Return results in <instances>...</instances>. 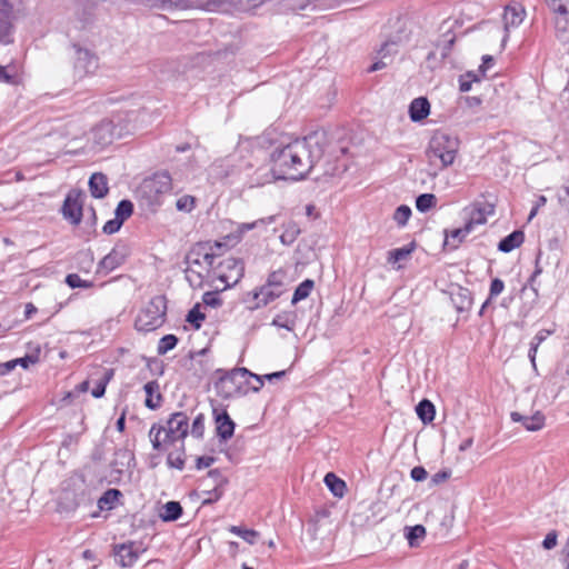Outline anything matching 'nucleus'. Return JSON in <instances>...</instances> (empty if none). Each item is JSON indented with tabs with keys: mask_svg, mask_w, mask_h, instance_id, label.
<instances>
[{
	"mask_svg": "<svg viewBox=\"0 0 569 569\" xmlns=\"http://www.w3.org/2000/svg\"><path fill=\"white\" fill-rule=\"evenodd\" d=\"M327 144L326 131L317 130L302 139L274 147L269 154L272 178H307L323 157Z\"/></svg>",
	"mask_w": 569,
	"mask_h": 569,
	"instance_id": "obj_1",
	"label": "nucleus"
},
{
	"mask_svg": "<svg viewBox=\"0 0 569 569\" xmlns=\"http://www.w3.org/2000/svg\"><path fill=\"white\" fill-rule=\"evenodd\" d=\"M218 376L214 388L219 397L223 399L239 398L247 395V380L250 371L247 368H233L232 370L217 369Z\"/></svg>",
	"mask_w": 569,
	"mask_h": 569,
	"instance_id": "obj_2",
	"label": "nucleus"
},
{
	"mask_svg": "<svg viewBox=\"0 0 569 569\" xmlns=\"http://www.w3.org/2000/svg\"><path fill=\"white\" fill-rule=\"evenodd\" d=\"M167 299L164 296L153 297L138 313L134 328L141 332H150L160 328L166 321Z\"/></svg>",
	"mask_w": 569,
	"mask_h": 569,
	"instance_id": "obj_3",
	"label": "nucleus"
},
{
	"mask_svg": "<svg viewBox=\"0 0 569 569\" xmlns=\"http://www.w3.org/2000/svg\"><path fill=\"white\" fill-rule=\"evenodd\" d=\"M73 56H72V73L76 80H82L83 78L93 74L99 67V58L97 54L81 47L78 43H72Z\"/></svg>",
	"mask_w": 569,
	"mask_h": 569,
	"instance_id": "obj_4",
	"label": "nucleus"
},
{
	"mask_svg": "<svg viewBox=\"0 0 569 569\" xmlns=\"http://www.w3.org/2000/svg\"><path fill=\"white\" fill-rule=\"evenodd\" d=\"M218 257L219 253L211 250L210 241L198 242L186 254L184 262L209 273L211 269L214 270Z\"/></svg>",
	"mask_w": 569,
	"mask_h": 569,
	"instance_id": "obj_5",
	"label": "nucleus"
},
{
	"mask_svg": "<svg viewBox=\"0 0 569 569\" xmlns=\"http://www.w3.org/2000/svg\"><path fill=\"white\" fill-rule=\"evenodd\" d=\"M217 277L226 283V288L236 286L244 276V262L234 257H228L216 263Z\"/></svg>",
	"mask_w": 569,
	"mask_h": 569,
	"instance_id": "obj_6",
	"label": "nucleus"
},
{
	"mask_svg": "<svg viewBox=\"0 0 569 569\" xmlns=\"http://www.w3.org/2000/svg\"><path fill=\"white\" fill-rule=\"evenodd\" d=\"M84 199V192L80 190H71L68 192L63 201L61 210L62 216L74 226H78L82 220Z\"/></svg>",
	"mask_w": 569,
	"mask_h": 569,
	"instance_id": "obj_7",
	"label": "nucleus"
},
{
	"mask_svg": "<svg viewBox=\"0 0 569 569\" xmlns=\"http://www.w3.org/2000/svg\"><path fill=\"white\" fill-rule=\"evenodd\" d=\"M166 437L164 442H173L176 440H183L188 435L189 429V418L182 412L178 411L170 416L167 421V427H164Z\"/></svg>",
	"mask_w": 569,
	"mask_h": 569,
	"instance_id": "obj_8",
	"label": "nucleus"
},
{
	"mask_svg": "<svg viewBox=\"0 0 569 569\" xmlns=\"http://www.w3.org/2000/svg\"><path fill=\"white\" fill-rule=\"evenodd\" d=\"M129 254V246L122 241L117 242L112 250L99 262L98 272L103 271L108 273L113 271L126 261Z\"/></svg>",
	"mask_w": 569,
	"mask_h": 569,
	"instance_id": "obj_9",
	"label": "nucleus"
},
{
	"mask_svg": "<svg viewBox=\"0 0 569 569\" xmlns=\"http://www.w3.org/2000/svg\"><path fill=\"white\" fill-rule=\"evenodd\" d=\"M13 4L10 0H0V43L13 42Z\"/></svg>",
	"mask_w": 569,
	"mask_h": 569,
	"instance_id": "obj_10",
	"label": "nucleus"
},
{
	"mask_svg": "<svg viewBox=\"0 0 569 569\" xmlns=\"http://www.w3.org/2000/svg\"><path fill=\"white\" fill-rule=\"evenodd\" d=\"M212 413L219 442H227L234 433L236 423L224 408H213Z\"/></svg>",
	"mask_w": 569,
	"mask_h": 569,
	"instance_id": "obj_11",
	"label": "nucleus"
},
{
	"mask_svg": "<svg viewBox=\"0 0 569 569\" xmlns=\"http://www.w3.org/2000/svg\"><path fill=\"white\" fill-rule=\"evenodd\" d=\"M283 293L284 292L274 289L273 287H269L268 283H263L262 286L257 287L252 291L248 292V298L246 301H249V298H251L253 301L251 309L256 310L267 307L269 303L280 298Z\"/></svg>",
	"mask_w": 569,
	"mask_h": 569,
	"instance_id": "obj_12",
	"label": "nucleus"
},
{
	"mask_svg": "<svg viewBox=\"0 0 569 569\" xmlns=\"http://www.w3.org/2000/svg\"><path fill=\"white\" fill-rule=\"evenodd\" d=\"M117 126L110 120H103L91 131L92 143L103 148L113 142L116 137H120V131H116Z\"/></svg>",
	"mask_w": 569,
	"mask_h": 569,
	"instance_id": "obj_13",
	"label": "nucleus"
},
{
	"mask_svg": "<svg viewBox=\"0 0 569 569\" xmlns=\"http://www.w3.org/2000/svg\"><path fill=\"white\" fill-rule=\"evenodd\" d=\"M113 555L116 562L123 567L130 568L138 560L140 551L137 548V543L128 541L113 546Z\"/></svg>",
	"mask_w": 569,
	"mask_h": 569,
	"instance_id": "obj_14",
	"label": "nucleus"
},
{
	"mask_svg": "<svg viewBox=\"0 0 569 569\" xmlns=\"http://www.w3.org/2000/svg\"><path fill=\"white\" fill-rule=\"evenodd\" d=\"M431 148L445 167L451 164L456 158L455 142H450L446 134L432 139Z\"/></svg>",
	"mask_w": 569,
	"mask_h": 569,
	"instance_id": "obj_15",
	"label": "nucleus"
},
{
	"mask_svg": "<svg viewBox=\"0 0 569 569\" xmlns=\"http://www.w3.org/2000/svg\"><path fill=\"white\" fill-rule=\"evenodd\" d=\"M224 163L221 164L222 167H226V173L224 178H228L230 176H246L250 177L251 173L247 172V170H250L253 164L249 160L242 159L241 156L238 154H231L224 161Z\"/></svg>",
	"mask_w": 569,
	"mask_h": 569,
	"instance_id": "obj_16",
	"label": "nucleus"
},
{
	"mask_svg": "<svg viewBox=\"0 0 569 569\" xmlns=\"http://www.w3.org/2000/svg\"><path fill=\"white\" fill-rule=\"evenodd\" d=\"M416 249V242L412 241L401 248H396L387 252V262L396 270L402 268V262L410 260L412 252Z\"/></svg>",
	"mask_w": 569,
	"mask_h": 569,
	"instance_id": "obj_17",
	"label": "nucleus"
},
{
	"mask_svg": "<svg viewBox=\"0 0 569 569\" xmlns=\"http://www.w3.org/2000/svg\"><path fill=\"white\" fill-rule=\"evenodd\" d=\"M510 418L513 422H521V425L528 431H537L543 428L546 419L540 411H537L532 416H525L517 411H513L510 413Z\"/></svg>",
	"mask_w": 569,
	"mask_h": 569,
	"instance_id": "obj_18",
	"label": "nucleus"
},
{
	"mask_svg": "<svg viewBox=\"0 0 569 569\" xmlns=\"http://www.w3.org/2000/svg\"><path fill=\"white\" fill-rule=\"evenodd\" d=\"M430 113V102L426 97L415 98L409 104V117L411 121L419 122Z\"/></svg>",
	"mask_w": 569,
	"mask_h": 569,
	"instance_id": "obj_19",
	"label": "nucleus"
},
{
	"mask_svg": "<svg viewBox=\"0 0 569 569\" xmlns=\"http://www.w3.org/2000/svg\"><path fill=\"white\" fill-rule=\"evenodd\" d=\"M525 17V9L517 2L509 3L505 8L503 22L505 29L518 27Z\"/></svg>",
	"mask_w": 569,
	"mask_h": 569,
	"instance_id": "obj_20",
	"label": "nucleus"
},
{
	"mask_svg": "<svg viewBox=\"0 0 569 569\" xmlns=\"http://www.w3.org/2000/svg\"><path fill=\"white\" fill-rule=\"evenodd\" d=\"M143 390L147 396L144 400L146 407L151 410L158 409L163 400L158 381L151 380L147 382Z\"/></svg>",
	"mask_w": 569,
	"mask_h": 569,
	"instance_id": "obj_21",
	"label": "nucleus"
},
{
	"mask_svg": "<svg viewBox=\"0 0 569 569\" xmlns=\"http://www.w3.org/2000/svg\"><path fill=\"white\" fill-rule=\"evenodd\" d=\"M451 301L458 312H466L471 309L472 293L469 289L458 287L457 291L451 293Z\"/></svg>",
	"mask_w": 569,
	"mask_h": 569,
	"instance_id": "obj_22",
	"label": "nucleus"
},
{
	"mask_svg": "<svg viewBox=\"0 0 569 569\" xmlns=\"http://www.w3.org/2000/svg\"><path fill=\"white\" fill-rule=\"evenodd\" d=\"M525 240V233L521 230H515L510 234L502 238L498 243V250L501 252H511L520 247Z\"/></svg>",
	"mask_w": 569,
	"mask_h": 569,
	"instance_id": "obj_23",
	"label": "nucleus"
},
{
	"mask_svg": "<svg viewBox=\"0 0 569 569\" xmlns=\"http://www.w3.org/2000/svg\"><path fill=\"white\" fill-rule=\"evenodd\" d=\"M183 509L179 501H168L159 512L162 521L171 522L178 520L182 516Z\"/></svg>",
	"mask_w": 569,
	"mask_h": 569,
	"instance_id": "obj_24",
	"label": "nucleus"
},
{
	"mask_svg": "<svg viewBox=\"0 0 569 569\" xmlns=\"http://www.w3.org/2000/svg\"><path fill=\"white\" fill-rule=\"evenodd\" d=\"M468 214L469 218L466 224H470V229L473 230L476 226L485 224L487 222V216H490L491 213L486 212L483 207L475 201Z\"/></svg>",
	"mask_w": 569,
	"mask_h": 569,
	"instance_id": "obj_25",
	"label": "nucleus"
},
{
	"mask_svg": "<svg viewBox=\"0 0 569 569\" xmlns=\"http://www.w3.org/2000/svg\"><path fill=\"white\" fill-rule=\"evenodd\" d=\"M416 412H417V416L419 417V419L423 423H430L435 419L436 408H435V405L430 400L422 399L416 406Z\"/></svg>",
	"mask_w": 569,
	"mask_h": 569,
	"instance_id": "obj_26",
	"label": "nucleus"
},
{
	"mask_svg": "<svg viewBox=\"0 0 569 569\" xmlns=\"http://www.w3.org/2000/svg\"><path fill=\"white\" fill-rule=\"evenodd\" d=\"M471 231L472 230L470 229V224L465 223L463 227L452 230L450 234L446 233L445 243L447 246H451L452 249H457Z\"/></svg>",
	"mask_w": 569,
	"mask_h": 569,
	"instance_id": "obj_27",
	"label": "nucleus"
},
{
	"mask_svg": "<svg viewBox=\"0 0 569 569\" xmlns=\"http://www.w3.org/2000/svg\"><path fill=\"white\" fill-rule=\"evenodd\" d=\"M323 481L333 496L339 498L343 497L346 482L342 479L337 477L335 473L329 472L325 476Z\"/></svg>",
	"mask_w": 569,
	"mask_h": 569,
	"instance_id": "obj_28",
	"label": "nucleus"
},
{
	"mask_svg": "<svg viewBox=\"0 0 569 569\" xmlns=\"http://www.w3.org/2000/svg\"><path fill=\"white\" fill-rule=\"evenodd\" d=\"M284 230L282 234L280 236V241L284 246H291L299 234L301 233V229L295 221H289L287 224L283 226Z\"/></svg>",
	"mask_w": 569,
	"mask_h": 569,
	"instance_id": "obj_29",
	"label": "nucleus"
},
{
	"mask_svg": "<svg viewBox=\"0 0 569 569\" xmlns=\"http://www.w3.org/2000/svg\"><path fill=\"white\" fill-rule=\"evenodd\" d=\"M286 279H287V272L282 269H278L268 274L266 283H268L269 287H273L274 289L286 292L287 291Z\"/></svg>",
	"mask_w": 569,
	"mask_h": 569,
	"instance_id": "obj_30",
	"label": "nucleus"
},
{
	"mask_svg": "<svg viewBox=\"0 0 569 569\" xmlns=\"http://www.w3.org/2000/svg\"><path fill=\"white\" fill-rule=\"evenodd\" d=\"M121 492L118 489H108L98 500V507L101 510H110L114 507L116 502L121 497Z\"/></svg>",
	"mask_w": 569,
	"mask_h": 569,
	"instance_id": "obj_31",
	"label": "nucleus"
},
{
	"mask_svg": "<svg viewBox=\"0 0 569 569\" xmlns=\"http://www.w3.org/2000/svg\"><path fill=\"white\" fill-rule=\"evenodd\" d=\"M405 531V536L410 547H418L419 540L423 539L427 533L426 528L422 525L406 527Z\"/></svg>",
	"mask_w": 569,
	"mask_h": 569,
	"instance_id": "obj_32",
	"label": "nucleus"
},
{
	"mask_svg": "<svg viewBox=\"0 0 569 569\" xmlns=\"http://www.w3.org/2000/svg\"><path fill=\"white\" fill-rule=\"evenodd\" d=\"M315 282L311 279H305L295 290L291 303L297 305L299 301L306 299L311 293Z\"/></svg>",
	"mask_w": 569,
	"mask_h": 569,
	"instance_id": "obj_33",
	"label": "nucleus"
},
{
	"mask_svg": "<svg viewBox=\"0 0 569 569\" xmlns=\"http://www.w3.org/2000/svg\"><path fill=\"white\" fill-rule=\"evenodd\" d=\"M184 460H186V453H184V446L182 442L181 447L178 450L171 451L168 453L167 465L170 468H176L178 470H182L184 468Z\"/></svg>",
	"mask_w": 569,
	"mask_h": 569,
	"instance_id": "obj_34",
	"label": "nucleus"
},
{
	"mask_svg": "<svg viewBox=\"0 0 569 569\" xmlns=\"http://www.w3.org/2000/svg\"><path fill=\"white\" fill-rule=\"evenodd\" d=\"M186 273V280L189 282V284L192 288H200L202 287L203 279H204V272L202 270H199L194 268L193 266L187 264V268L184 269Z\"/></svg>",
	"mask_w": 569,
	"mask_h": 569,
	"instance_id": "obj_35",
	"label": "nucleus"
},
{
	"mask_svg": "<svg viewBox=\"0 0 569 569\" xmlns=\"http://www.w3.org/2000/svg\"><path fill=\"white\" fill-rule=\"evenodd\" d=\"M437 204V198L433 193H421L416 198V208L420 212H427L435 208Z\"/></svg>",
	"mask_w": 569,
	"mask_h": 569,
	"instance_id": "obj_36",
	"label": "nucleus"
},
{
	"mask_svg": "<svg viewBox=\"0 0 569 569\" xmlns=\"http://www.w3.org/2000/svg\"><path fill=\"white\" fill-rule=\"evenodd\" d=\"M232 533L241 537L244 541L250 545H254L260 533L253 529H247L240 526H231L229 529Z\"/></svg>",
	"mask_w": 569,
	"mask_h": 569,
	"instance_id": "obj_37",
	"label": "nucleus"
},
{
	"mask_svg": "<svg viewBox=\"0 0 569 569\" xmlns=\"http://www.w3.org/2000/svg\"><path fill=\"white\" fill-rule=\"evenodd\" d=\"M112 377H113V370L104 369L103 376L99 379L98 383L91 391L92 397H94V398L103 397V395L106 392L107 385L111 380Z\"/></svg>",
	"mask_w": 569,
	"mask_h": 569,
	"instance_id": "obj_38",
	"label": "nucleus"
},
{
	"mask_svg": "<svg viewBox=\"0 0 569 569\" xmlns=\"http://www.w3.org/2000/svg\"><path fill=\"white\" fill-rule=\"evenodd\" d=\"M132 213H133V203L127 199L121 200L114 210V217L118 220H120L122 223L128 218H130Z\"/></svg>",
	"mask_w": 569,
	"mask_h": 569,
	"instance_id": "obj_39",
	"label": "nucleus"
},
{
	"mask_svg": "<svg viewBox=\"0 0 569 569\" xmlns=\"http://www.w3.org/2000/svg\"><path fill=\"white\" fill-rule=\"evenodd\" d=\"M178 341H179V339L174 335L163 336L158 343V348H157L158 355H160V356L166 355L168 351L176 348V346L178 345Z\"/></svg>",
	"mask_w": 569,
	"mask_h": 569,
	"instance_id": "obj_40",
	"label": "nucleus"
},
{
	"mask_svg": "<svg viewBox=\"0 0 569 569\" xmlns=\"http://www.w3.org/2000/svg\"><path fill=\"white\" fill-rule=\"evenodd\" d=\"M411 209L407 204L399 206L393 213V220L399 227H405L411 217Z\"/></svg>",
	"mask_w": 569,
	"mask_h": 569,
	"instance_id": "obj_41",
	"label": "nucleus"
},
{
	"mask_svg": "<svg viewBox=\"0 0 569 569\" xmlns=\"http://www.w3.org/2000/svg\"><path fill=\"white\" fill-rule=\"evenodd\" d=\"M171 161L177 162V169L173 171V174L187 173L189 168H193L196 166V159L192 156L186 157V159L172 157Z\"/></svg>",
	"mask_w": 569,
	"mask_h": 569,
	"instance_id": "obj_42",
	"label": "nucleus"
},
{
	"mask_svg": "<svg viewBox=\"0 0 569 569\" xmlns=\"http://www.w3.org/2000/svg\"><path fill=\"white\" fill-rule=\"evenodd\" d=\"M92 197L103 198L108 193L107 180H88Z\"/></svg>",
	"mask_w": 569,
	"mask_h": 569,
	"instance_id": "obj_43",
	"label": "nucleus"
},
{
	"mask_svg": "<svg viewBox=\"0 0 569 569\" xmlns=\"http://www.w3.org/2000/svg\"><path fill=\"white\" fill-rule=\"evenodd\" d=\"M206 316L200 311V306L196 305L187 315V321L194 328L200 329Z\"/></svg>",
	"mask_w": 569,
	"mask_h": 569,
	"instance_id": "obj_44",
	"label": "nucleus"
},
{
	"mask_svg": "<svg viewBox=\"0 0 569 569\" xmlns=\"http://www.w3.org/2000/svg\"><path fill=\"white\" fill-rule=\"evenodd\" d=\"M481 207H483V210L488 213L493 214L495 208L497 204V196L492 192H487L481 194V200H476Z\"/></svg>",
	"mask_w": 569,
	"mask_h": 569,
	"instance_id": "obj_45",
	"label": "nucleus"
},
{
	"mask_svg": "<svg viewBox=\"0 0 569 569\" xmlns=\"http://www.w3.org/2000/svg\"><path fill=\"white\" fill-rule=\"evenodd\" d=\"M555 27L558 37L566 38L569 33V14L568 16H556Z\"/></svg>",
	"mask_w": 569,
	"mask_h": 569,
	"instance_id": "obj_46",
	"label": "nucleus"
},
{
	"mask_svg": "<svg viewBox=\"0 0 569 569\" xmlns=\"http://www.w3.org/2000/svg\"><path fill=\"white\" fill-rule=\"evenodd\" d=\"M66 283L74 289V288H84V289H88V288H91L92 287V282L90 281H87V280H82L80 278L79 274L77 273H69L67 277H66Z\"/></svg>",
	"mask_w": 569,
	"mask_h": 569,
	"instance_id": "obj_47",
	"label": "nucleus"
},
{
	"mask_svg": "<svg viewBox=\"0 0 569 569\" xmlns=\"http://www.w3.org/2000/svg\"><path fill=\"white\" fill-rule=\"evenodd\" d=\"M224 490L221 486L213 487L211 490H206L203 493L207 496L203 501L202 506L212 505L217 502L223 495Z\"/></svg>",
	"mask_w": 569,
	"mask_h": 569,
	"instance_id": "obj_48",
	"label": "nucleus"
},
{
	"mask_svg": "<svg viewBox=\"0 0 569 569\" xmlns=\"http://www.w3.org/2000/svg\"><path fill=\"white\" fill-rule=\"evenodd\" d=\"M196 198L192 196H182L176 202V208L179 211L190 212L194 208Z\"/></svg>",
	"mask_w": 569,
	"mask_h": 569,
	"instance_id": "obj_49",
	"label": "nucleus"
},
{
	"mask_svg": "<svg viewBox=\"0 0 569 569\" xmlns=\"http://www.w3.org/2000/svg\"><path fill=\"white\" fill-rule=\"evenodd\" d=\"M204 432V416L199 413L192 422L191 433L196 438H202Z\"/></svg>",
	"mask_w": 569,
	"mask_h": 569,
	"instance_id": "obj_50",
	"label": "nucleus"
},
{
	"mask_svg": "<svg viewBox=\"0 0 569 569\" xmlns=\"http://www.w3.org/2000/svg\"><path fill=\"white\" fill-rule=\"evenodd\" d=\"M398 42V40L388 39L382 43L381 49L379 51V53L382 56V59L392 56L397 52Z\"/></svg>",
	"mask_w": 569,
	"mask_h": 569,
	"instance_id": "obj_51",
	"label": "nucleus"
},
{
	"mask_svg": "<svg viewBox=\"0 0 569 569\" xmlns=\"http://www.w3.org/2000/svg\"><path fill=\"white\" fill-rule=\"evenodd\" d=\"M202 302L212 308H218L222 305V300L219 298L217 291H208L202 296Z\"/></svg>",
	"mask_w": 569,
	"mask_h": 569,
	"instance_id": "obj_52",
	"label": "nucleus"
},
{
	"mask_svg": "<svg viewBox=\"0 0 569 569\" xmlns=\"http://www.w3.org/2000/svg\"><path fill=\"white\" fill-rule=\"evenodd\" d=\"M559 203L569 211V180L557 191Z\"/></svg>",
	"mask_w": 569,
	"mask_h": 569,
	"instance_id": "obj_53",
	"label": "nucleus"
},
{
	"mask_svg": "<svg viewBox=\"0 0 569 569\" xmlns=\"http://www.w3.org/2000/svg\"><path fill=\"white\" fill-rule=\"evenodd\" d=\"M550 10L556 14V16H568L569 14V0L568 2L566 1H552L551 3H548L547 4Z\"/></svg>",
	"mask_w": 569,
	"mask_h": 569,
	"instance_id": "obj_54",
	"label": "nucleus"
},
{
	"mask_svg": "<svg viewBox=\"0 0 569 569\" xmlns=\"http://www.w3.org/2000/svg\"><path fill=\"white\" fill-rule=\"evenodd\" d=\"M166 428L164 427H157V425H153L149 431V436L151 438V443H152V447L154 450H160L161 447H162V443L159 439V436L160 433L163 431L164 432Z\"/></svg>",
	"mask_w": 569,
	"mask_h": 569,
	"instance_id": "obj_55",
	"label": "nucleus"
},
{
	"mask_svg": "<svg viewBox=\"0 0 569 569\" xmlns=\"http://www.w3.org/2000/svg\"><path fill=\"white\" fill-rule=\"evenodd\" d=\"M17 366H21L23 369H28L30 365H34L39 361V357L37 355H26L24 357L17 358L12 360Z\"/></svg>",
	"mask_w": 569,
	"mask_h": 569,
	"instance_id": "obj_56",
	"label": "nucleus"
},
{
	"mask_svg": "<svg viewBox=\"0 0 569 569\" xmlns=\"http://www.w3.org/2000/svg\"><path fill=\"white\" fill-rule=\"evenodd\" d=\"M505 289V283L501 279L495 278L491 280L490 289H489V299H492L499 296Z\"/></svg>",
	"mask_w": 569,
	"mask_h": 569,
	"instance_id": "obj_57",
	"label": "nucleus"
},
{
	"mask_svg": "<svg viewBox=\"0 0 569 569\" xmlns=\"http://www.w3.org/2000/svg\"><path fill=\"white\" fill-rule=\"evenodd\" d=\"M122 224L123 223L114 217L113 219H111L104 223L102 231L106 234H112V233H116L117 231H119Z\"/></svg>",
	"mask_w": 569,
	"mask_h": 569,
	"instance_id": "obj_58",
	"label": "nucleus"
},
{
	"mask_svg": "<svg viewBox=\"0 0 569 569\" xmlns=\"http://www.w3.org/2000/svg\"><path fill=\"white\" fill-rule=\"evenodd\" d=\"M208 477L212 478L214 481V487L221 486L222 488L224 485L228 483V479L221 473L219 469H212L208 472Z\"/></svg>",
	"mask_w": 569,
	"mask_h": 569,
	"instance_id": "obj_59",
	"label": "nucleus"
},
{
	"mask_svg": "<svg viewBox=\"0 0 569 569\" xmlns=\"http://www.w3.org/2000/svg\"><path fill=\"white\" fill-rule=\"evenodd\" d=\"M442 61L443 60H441L440 56L438 57V53L436 51H430L426 58L427 67L430 70H435L436 68H438L442 63Z\"/></svg>",
	"mask_w": 569,
	"mask_h": 569,
	"instance_id": "obj_60",
	"label": "nucleus"
},
{
	"mask_svg": "<svg viewBox=\"0 0 569 569\" xmlns=\"http://www.w3.org/2000/svg\"><path fill=\"white\" fill-rule=\"evenodd\" d=\"M412 480L420 482L427 479L428 472L422 466L413 467L410 471Z\"/></svg>",
	"mask_w": 569,
	"mask_h": 569,
	"instance_id": "obj_61",
	"label": "nucleus"
},
{
	"mask_svg": "<svg viewBox=\"0 0 569 569\" xmlns=\"http://www.w3.org/2000/svg\"><path fill=\"white\" fill-rule=\"evenodd\" d=\"M450 476H451L450 470H448V469L440 470L431 477V483L435 486L440 485V483L445 482L446 480H448L450 478Z\"/></svg>",
	"mask_w": 569,
	"mask_h": 569,
	"instance_id": "obj_62",
	"label": "nucleus"
},
{
	"mask_svg": "<svg viewBox=\"0 0 569 569\" xmlns=\"http://www.w3.org/2000/svg\"><path fill=\"white\" fill-rule=\"evenodd\" d=\"M473 79H470V74H461L459 77V89L461 92H467L471 89Z\"/></svg>",
	"mask_w": 569,
	"mask_h": 569,
	"instance_id": "obj_63",
	"label": "nucleus"
},
{
	"mask_svg": "<svg viewBox=\"0 0 569 569\" xmlns=\"http://www.w3.org/2000/svg\"><path fill=\"white\" fill-rule=\"evenodd\" d=\"M556 545H557V533H556V531H551V532H549V533L545 537V539H543V541H542V546H543V548H545V549L550 550V549H552Z\"/></svg>",
	"mask_w": 569,
	"mask_h": 569,
	"instance_id": "obj_64",
	"label": "nucleus"
}]
</instances>
